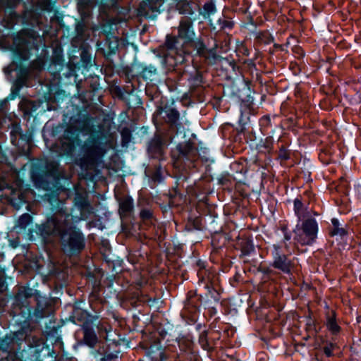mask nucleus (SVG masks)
I'll use <instances>...</instances> for the list:
<instances>
[{
    "mask_svg": "<svg viewBox=\"0 0 361 361\" xmlns=\"http://www.w3.org/2000/svg\"><path fill=\"white\" fill-rule=\"evenodd\" d=\"M51 5L49 3H46L44 5L42 4L41 6V8L43 9V10H46V11H50L51 10Z\"/></svg>",
    "mask_w": 361,
    "mask_h": 361,
    "instance_id": "25",
    "label": "nucleus"
},
{
    "mask_svg": "<svg viewBox=\"0 0 361 361\" xmlns=\"http://www.w3.org/2000/svg\"><path fill=\"white\" fill-rule=\"evenodd\" d=\"M178 149L183 159L188 161H194L197 157V150L196 147L190 142H186L178 145Z\"/></svg>",
    "mask_w": 361,
    "mask_h": 361,
    "instance_id": "6",
    "label": "nucleus"
},
{
    "mask_svg": "<svg viewBox=\"0 0 361 361\" xmlns=\"http://www.w3.org/2000/svg\"><path fill=\"white\" fill-rule=\"evenodd\" d=\"M294 207H295V211L298 218L300 219L301 216L299 213V211L302 208V202L299 200L296 199L294 201Z\"/></svg>",
    "mask_w": 361,
    "mask_h": 361,
    "instance_id": "23",
    "label": "nucleus"
},
{
    "mask_svg": "<svg viewBox=\"0 0 361 361\" xmlns=\"http://www.w3.org/2000/svg\"><path fill=\"white\" fill-rule=\"evenodd\" d=\"M31 220L32 218L30 214H24L18 219V226L24 228L31 222Z\"/></svg>",
    "mask_w": 361,
    "mask_h": 361,
    "instance_id": "19",
    "label": "nucleus"
},
{
    "mask_svg": "<svg viewBox=\"0 0 361 361\" xmlns=\"http://www.w3.org/2000/svg\"><path fill=\"white\" fill-rule=\"evenodd\" d=\"M189 80L191 88H196L202 83V76L199 73L195 72L194 75L190 78Z\"/></svg>",
    "mask_w": 361,
    "mask_h": 361,
    "instance_id": "17",
    "label": "nucleus"
},
{
    "mask_svg": "<svg viewBox=\"0 0 361 361\" xmlns=\"http://www.w3.org/2000/svg\"><path fill=\"white\" fill-rule=\"evenodd\" d=\"M11 18H12V19H11V23H13V21H14V19H13V17H11Z\"/></svg>",
    "mask_w": 361,
    "mask_h": 361,
    "instance_id": "28",
    "label": "nucleus"
},
{
    "mask_svg": "<svg viewBox=\"0 0 361 361\" xmlns=\"http://www.w3.org/2000/svg\"><path fill=\"white\" fill-rule=\"evenodd\" d=\"M83 341L90 347H94L97 343V336L94 329L88 325L82 326Z\"/></svg>",
    "mask_w": 361,
    "mask_h": 361,
    "instance_id": "9",
    "label": "nucleus"
},
{
    "mask_svg": "<svg viewBox=\"0 0 361 361\" xmlns=\"http://www.w3.org/2000/svg\"><path fill=\"white\" fill-rule=\"evenodd\" d=\"M154 10V6L150 0L143 1L140 3V11L141 13H145L146 16L149 15V12Z\"/></svg>",
    "mask_w": 361,
    "mask_h": 361,
    "instance_id": "16",
    "label": "nucleus"
},
{
    "mask_svg": "<svg viewBox=\"0 0 361 361\" xmlns=\"http://www.w3.org/2000/svg\"><path fill=\"white\" fill-rule=\"evenodd\" d=\"M157 69L153 66L145 67L142 71V75L144 78H149L152 74L155 73Z\"/></svg>",
    "mask_w": 361,
    "mask_h": 361,
    "instance_id": "22",
    "label": "nucleus"
},
{
    "mask_svg": "<svg viewBox=\"0 0 361 361\" xmlns=\"http://www.w3.org/2000/svg\"><path fill=\"white\" fill-rule=\"evenodd\" d=\"M178 37L184 39L185 42H190L193 39L195 32L190 18L184 16L180 19L178 26Z\"/></svg>",
    "mask_w": 361,
    "mask_h": 361,
    "instance_id": "5",
    "label": "nucleus"
},
{
    "mask_svg": "<svg viewBox=\"0 0 361 361\" xmlns=\"http://www.w3.org/2000/svg\"><path fill=\"white\" fill-rule=\"evenodd\" d=\"M168 60L169 59H173L174 65L181 64L185 62V56L182 53H179L176 49V52L173 53L172 56H167Z\"/></svg>",
    "mask_w": 361,
    "mask_h": 361,
    "instance_id": "18",
    "label": "nucleus"
},
{
    "mask_svg": "<svg viewBox=\"0 0 361 361\" xmlns=\"http://www.w3.org/2000/svg\"><path fill=\"white\" fill-rule=\"evenodd\" d=\"M209 21L214 29L219 28V30H231L233 26V21L224 16L220 17L216 21H214L212 19H209Z\"/></svg>",
    "mask_w": 361,
    "mask_h": 361,
    "instance_id": "10",
    "label": "nucleus"
},
{
    "mask_svg": "<svg viewBox=\"0 0 361 361\" xmlns=\"http://www.w3.org/2000/svg\"><path fill=\"white\" fill-rule=\"evenodd\" d=\"M273 266L281 271L288 274L293 269V265L286 255H278L275 257Z\"/></svg>",
    "mask_w": 361,
    "mask_h": 361,
    "instance_id": "7",
    "label": "nucleus"
},
{
    "mask_svg": "<svg viewBox=\"0 0 361 361\" xmlns=\"http://www.w3.org/2000/svg\"><path fill=\"white\" fill-rule=\"evenodd\" d=\"M324 351L327 356H331L332 354L331 349L329 347H325Z\"/></svg>",
    "mask_w": 361,
    "mask_h": 361,
    "instance_id": "26",
    "label": "nucleus"
},
{
    "mask_svg": "<svg viewBox=\"0 0 361 361\" xmlns=\"http://www.w3.org/2000/svg\"><path fill=\"white\" fill-rule=\"evenodd\" d=\"M133 208V202L132 198L125 197L120 201V213L121 215H127Z\"/></svg>",
    "mask_w": 361,
    "mask_h": 361,
    "instance_id": "11",
    "label": "nucleus"
},
{
    "mask_svg": "<svg viewBox=\"0 0 361 361\" xmlns=\"http://www.w3.org/2000/svg\"><path fill=\"white\" fill-rule=\"evenodd\" d=\"M92 208L84 200L80 204V218L74 221L72 215L65 211H59L49 218L42 225L41 233L44 238L58 237L61 240L62 248L70 255L80 251L84 247V239L80 232L75 229L74 222L87 219L86 212L91 213Z\"/></svg>",
    "mask_w": 361,
    "mask_h": 361,
    "instance_id": "1",
    "label": "nucleus"
},
{
    "mask_svg": "<svg viewBox=\"0 0 361 361\" xmlns=\"http://www.w3.org/2000/svg\"><path fill=\"white\" fill-rule=\"evenodd\" d=\"M332 228L330 231V234L331 235H339L341 236L345 235L346 234V231L343 228L340 227V224L338 221L336 219H333L331 220Z\"/></svg>",
    "mask_w": 361,
    "mask_h": 361,
    "instance_id": "13",
    "label": "nucleus"
},
{
    "mask_svg": "<svg viewBox=\"0 0 361 361\" xmlns=\"http://www.w3.org/2000/svg\"><path fill=\"white\" fill-rule=\"evenodd\" d=\"M326 326L333 334H336L339 331L340 327L335 320L334 312H331V315H328Z\"/></svg>",
    "mask_w": 361,
    "mask_h": 361,
    "instance_id": "14",
    "label": "nucleus"
},
{
    "mask_svg": "<svg viewBox=\"0 0 361 361\" xmlns=\"http://www.w3.org/2000/svg\"><path fill=\"white\" fill-rule=\"evenodd\" d=\"M285 238H286V240H290V236H288V235H286V236H285Z\"/></svg>",
    "mask_w": 361,
    "mask_h": 361,
    "instance_id": "27",
    "label": "nucleus"
},
{
    "mask_svg": "<svg viewBox=\"0 0 361 361\" xmlns=\"http://www.w3.org/2000/svg\"><path fill=\"white\" fill-rule=\"evenodd\" d=\"M177 39L173 36H167L165 45L168 49L167 56H172L173 53L176 52V44Z\"/></svg>",
    "mask_w": 361,
    "mask_h": 361,
    "instance_id": "12",
    "label": "nucleus"
},
{
    "mask_svg": "<svg viewBox=\"0 0 361 361\" xmlns=\"http://www.w3.org/2000/svg\"><path fill=\"white\" fill-rule=\"evenodd\" d=\"M80 145L78 130L72 126H68L64 131L61 140V154L73 155L76 145Z\"/></svg>",
    "mask_w": 361,
    "mask_h": 361,
    "instance_id": "4",
    "label": "nucleus"
},
{
    "mask_svg": "<svg viewBox=\"0 0 361 361\" xmlns=\"http://www.w3.org/2000/svg\"><path fill=\"white\" fill-rule=\"evenodd\" d=\"M83 156L80 159L82 169L87 170L93 168L104 155V147L93 137L87 140L82 147Z\"/></svg>",
    "mask_w": 361,
    "mask_h": 361,
    "instance_id": "2",
    "label": "nucleus"
},
{
    "mask_svg": "<svg viewBox=\"0 0 361 361\" xmlns=\"http://www.w3.org/2000/svg\"><path fill=\"white\" fill-rule=\"evenodd\" d=\"M196 48L197 50V53L200 55L204 56L205 58H208L210 55V53L212 52V51H209V52L207 51V50L205 48V46L200 42L197 43Z\"/></svg>",
    "mask_w": 361,
    "mask_h": 361,
    "instance_id": "21",
    "label": "nucleus"
},
{
    "mask_svg": "<svg viewBox=\"0 0 361 361\" xmlns=\"http://www.w3.org/2000/svg\"><path fill=\"white\" fill-rule=\"evenodd\" d=\"M203 9V16H207V17H209L211 14H213L214 13L215 6L213 3L208 2L204 5Z\"/></svg>",
    "mask_w": 361,
    "mask_h": 361,
    "instance_id": "20",
    "label": "nucleus"
},
{
    "mask_svg": "<svg viewBox=\"0 0 361 361\" xmlns=\"http://www.w3.org/2000/svg\"><path fill=\"white\" fill-rule=\"evenodd\" d=\"M141 216L143 219H148L151 216V213L149 211L144 210L141 212Z\"/></svg>",
    "mask_w": 361,
    "mask_h": 361,
    "instance_id": "24",
    "label": "nucleus"
},
{
    "mask_svg": "<svg viewBox=\"0 0 361 361\" xmlns=\"http://www.w3.org/2000/svg\"><path fill=\"white\" fill-rule=\"evenodd\" d=\"M318 226L314 219L308 218L301 225H297L295 230L294 240L301 245H310L314 242Z\"/></svg>",
    "mask_w": 361,
    "mask_h": 361,
    "instance_id": "3",
    "label": "nucleus"
},
{
    "mask_svg": "<svg viewBox=\"0 0 361 361\" xmlns=\"http://www.w3.org/2000/svg\"><path fill=\"white\" fill-rule=\"evenodd\" d=\"M177 8L180 13L192 15L195 11L198 10V6L191 1L180 0L177 3Z\"/></svg>",
    "mask_w": 361,
    "mask_h": 361,
    "instance_id": "8",
    "label": "nucleus"
},
{
    "mask_svg": "<svg viewBox=\"0 0 361 361\" xmlns=\"http://www.w3.org/2000/svg\"><path fill=\"white\" fill-rule=\"evenodd\" d=\"M165 114L167 122L171 123H175L179 118V113L174 109H167Z\"/></svg>",
    "mask_w": 361,
    "mask_h": 361,
    "instance_id": "15",
    "label": "nucleus"
}]
</instances>
